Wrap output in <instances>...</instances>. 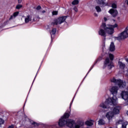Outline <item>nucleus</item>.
Returning <instances> with one entry per match:
<instances>
[{"label": "nucleus", "mask_w": 128, "mask_h": 128, "mask_svg": "<svg viewBox=\"0 0 128 128\" xmlns=\"http://www.w3.org/2000/svg\"><path fill=\"white\" fill-rule=\"evenodd\" d=\"M40 8H42V7H40V6H38L36 8L37 10H40Z\"/></svg>", "instance_id": "nucleus-26"}, {"label": "nucleus", "mask_w": 128, "mask_h": 128, "mask_svg": "<svg viewBox=\"0 0 128 128\" xmlns=\"http://www.w3.org/2000/svg\"><path fill=\"white\" fill-rule=\"evenodd\" d=\"M118 66L120 68H121V70H124V68H126V64L122 63V62L120 61H118Z\"/></svg>", "instance_id": "nucleus-12"}, {"label": "nucleus", "mask_w": 128, "mask_h": 128, "mask_svg": "<svg viewBox=\"0 0 128 128\" xmlns=\"http://www.w3.org/2000/svg\"><path fill=\"white\" fill-rule=\"evenodd\" d=\"M108 12L111 14L112 16H114V18L116 16H118V10H116L114 9H110Z\"/></svg>", "instance_id": "nucleus-9"}, {"label": "nucleus", "mask_w": 128, "mask_h": 128, "mask_svg": "<svg viewBox=\"0 0 128 128\" xmlns=\"http://www.w3.org/2000/svg\"><path fill=\"white\" fill-rule=\"evenodd\" d=\"M96 10L97 12H102V9L100 8V6H96Z\"/></svg>", "instance_id": "nucleus-18"}, {"label": "nucleus", "mask_w": 128, "mask_h": 128, "mask_svg": "<svg viewBox=\"0 0 128 128\" xmlns=\"http://www.w3.org/2000/svg\"><path fill=\"white\" fill-rule=\"evenodd\" d=\"M94 16H98V14L96 13L94 14Z\"/></svg>", "instance_id": "nucleus-33"}, {"label": "nucleus", "mask_w": 128, "mask_h": 128, "mask_svg": "<svg viewBox=\"0 0 128 128\" xmlns=\"http://www.w3.org/2000/svg\"><path fill=\"white\" fill-rule=\"evenodd\" d=\"M32 124L34 126H38V124L37 123L33 122Z\"/></svg>", "instance_id": "nucleus-28"}, {"label": "nucleus", "mask_w": 128, "mask_h": 128, "mask_svg": "<svg viewBox=\"0 0 128 128\" xmlns=\"http://www.w3.org/2000/svg\"><path fill=\"white\" fill-rule=\"evenodd\" d=\"M58 11H53L52 12V16H56V15H58Z\"/></svg>", "instance_id": "nucleus-23"}, {"label": "nucleus", "mask_w": 128, "mask_h": 128, "mask_svg": "<svg viewBox=\"0 0 128 128\" xmlns=\"http://www.w3.org/2000/svg\"><path fill=\"white\" fill-rule=\"evenodd\" d=\"M106 124V122H104V120L102 119H100L98 122V124L99 126H102V124Z\"/></svg>", "instance_id": "nucleus-16"}, {"label": "nucleus", "mask_w": 128, "mask_h": 128, "mask_svg": "<svg viewBox=\"0 0 128 128\" xmlns=\"http://www.w3.org/2000/svg\"><path fill=\"white\" fill-rule=\"evenodd\" d=\"M50 128H56V126H52L50 127Z\"/></svg>", "instance_id": "nucleus-32"}, {"label": "nucleus", "mask_w": 128, "mask_h": 128, "mask_svg": "<svg viewBox=\"0 0 128 128\" xmlns=\"http://www.w3.org/2000/svg\"><path fill=\"white\" fill-rule=\"evenodd\" d=\"M42 14H44V12H46V10H44L43 11H42Z\"/></svg>", "instance_id": "nucleus-34"}, {"label": "nucleus", "mask_w": 128, "mask_h": 128, "mask_svg": "<svg viewBox=\"0 0 128 128\" xmlns=\"http://www.w3.org/2000/svg\"><path fill=\"white\" fill-rule=\"evenodd\" d=\"M111 82H114L116 86H118V88H124L126 86V84L121 80H116L113 78L110 79Z\"/></svg>", "instance_id": "nucleus-5"}, {"label": "nucleus", "mask_w": 128, "mask_h": 128, "mask_svg": "<svg viewBox=\"0 0 128 128\" xmlns=\"http://www.w3.org/2000/svg\"><path fill=\"white\" fill-rule=\"evenodd\" d=\"M126 4L128 5V0H126Z\"/></svg>", "instance_id": "nucleus-35"}, {"label": "nucleus", "mask_w": 128, "mask_h": 128, "mask_svg": "<svg viewBox=\"0 0 128 128\" xmlns=\"http://www.w3.org/2000/svg\"><path fill=\"white\" fill-rule=\"evenodd\" d=\"M66 16H60L57 18L54 19L52 24L58 26L62 24L63 22H66Z\"/></svg>", "instance_id": "nucleus-4"}, {"label": "nucleus", "mask_w": 128, "mask_h": 128, "mask_svg": "<svg viewBox=\"0 0 128 128\" xmlns=\"http://www.w3.org/2000/svg\"><path fill=\"white\" fill-rule=\"evenodd\" d=\"M116 3H112V8H116Z\"/></svg>", "instance_id": "nucleus-21"}, {"label": "nucleus", "mask_w": 128, "mask_h": 128, "mask_svg": "<svg viewBox=\"0 0 128 128\" xmlns=\"http://www.w3.org/2000/svg\"><path fill=\"white\" fill-rule=\"evenodd\" d=\"M116 128H118V127H116Z\"/></svg>", "instance_id": "nucleus-37"}, {"label": "nucleus", "mask_w": 128, "mask_h": 128, "mask_svg": "<svg viewBox=\"0 0 128 128\" xmlns=\"http://www.w3.org/2000/svg\"><path fill=\"white\" fill-rule=\"evenodd\" d=\"M104 2H106V0H96V2L98 4H100V6H104V4H106V3H104Z\"/></svg>", "instance_id": "nucleus-13"}, {"label": "nucleus", "mask_w": 128, "mask_h": 128, "mask_svg": "<svg viewBox=\"0 0 128 128\" xmlns=\"http://www.w3.org/2000/svg\"><path fill=\"white\" fill-rule=\"evenodd\" d=\"M56 28H52V32H50L51 35V40H52V34H56Z\"/></svg>", "instance_id": "nucleus-15"}, {"label": "nucleus", "mask_w": 128, "mask_h": 128, "mask_svg": "<svg viewBox=\"0 0 128 128\" xmlns=\"http://www.w3.org/2000/svg\"><path fill=\"white\" fill-rule=\"evenodd\" d=\"M118 124H122V128H126V126L128 124V122H124L123 120H120L116 122V126H118Z\"/></svg>", "instance_id": "nucleus-7"}, {"label": "nucleus", "mask_w": 128, "mask_h": 128, "mask_svg": "<svg viewBox=\"0 0 128 128\" xmlns=\"http://www.w3.org/2000/svg\"><path fill=\"white\" fill-rule=\"evenodd\" d=\"M72 4H73L74 6H76V4H78V0H74L72 3Z\"/></svg>", "instance_id": "nucleus-19"}, {"label": "nucleus", "mask_w": 128, "mask_h": 128, "mask_svg": "<svg viewBox=\"0 0 128 128\" xmlns=\"http://www.w3.org/2000/svg\"><path fill=\"white\" fill-rule=\"evenodd\" d=\"M118 28V24L114 25H106L104 23H102L98 31V34L102 36H104V40H106V32L108 34H112L114 32V28Z\"/></svg>", "instance_id": "nucleus-3"}, {"label": "nucleus", "mask_w": 128, "mask_h": 128, "mask_svg": "<svg viewBox=\"0 0 128 128\" xmlns=\"http://www.w3.org/2000/svg\"><path fill=\"white\" fill-rule=\"evenodd\" d=\"M14 128V125H11L9 126L8 128Z\"/></svg>", "instance_id": "nucleus-30"}, {"label": "nucleus", "mask_w": 128, "mask_h": 128, "mask_svg": "<svg viewBox=\"0 0 128 128\" xmlns=\"http://www.w3.org/2000/svg\"><path fill=\"white\" fill-rule=\"evenodd\" d=\"M118 104V98L116 96H114L111 98H108L106 100L104 103H101L99 106V112H104V110L102 108H108V112L106 113V116L109 120H112V118H114V116L116 114H120V106H116L114 108H110L109 106H116Z\"/></svg>", "instance_id": "nucleus-1"}, {"label": "nucleus", "mask_w": 128, "mask_h": 128, "mask_svg": "<svg viewBox=\"0 0 128 128\" xmlns=\"http://www.w3.org/2000/svg\"><path fill=\"white\" fill-rule=\"evenodd\" d=\"M69 116L70 114L66 112L59 120V126H64L66 124L70 128H82L84 126L83 122L76 123V121L72 119L68 120Z\"/></svg>", "instance_id": "nucleus-2"}, {"label": "nucleus", "mask_w": 128, "mask_h": 128, "mask_svg": "<svg viewBox=\"0 0 128 128\" xmlns=\"http://www.w3.org/2000/svg\"><path fill=\"white\" fill-rule=\"evenodd\" d=\"M20 14V12H16L13 14V15L11 16L10 18H9V20H14V18H16L18 16V14Z\"/></svg>", "instance_id": "nucleus-11"}, {"label": "nucleus", "mask_w": 128, "mask_h": 128, "mask_svg": "<svg viewBox=\"0 0 128 128\" xmlns=\"http://www.w3.org/2000/svg\"><path fill=\"white\" fill-rule=\"evenodd\" d=\"M85 124L86 126H92L94 124V123H92V121L89 120L86 121Z\"/></svg>", "instance_id": "nucleus-17"}, {"label": "nucleus", "mask_w": 128, "mask_h": 128, "mask_svg": "<svg viewBox=\"0 0 128 128\" xmlns=\"http://www.w3.org/2000/svg\"><path fill=\"white\" fill-rule=\"evenodd\" d=\"M118 87L116 86H114L110 88V92H112L113 96H114V94H118Z\"/></svg>", "instance_id": "nucleus-8"}, {"label": "nucleus", "mask_w": 128, "mask_h": 128, "mask_svg": "<svg viewBox=\"0 0 128 128\" xmlns=\"http://www.w3.org/2000/svg\"><path fill=\"white\" fill-rule=\"evenodd\" d=\"M104 20L105 22H106V20H108V19H106V18H104Z\"/></svg>", "instance_id": "nucleus-31"}, {"label": "nucleus", "mask_w": 128, "mask_h": 128, "mask_svg": "<svg viewBox=\"0 0 128 128\" xmlns=\"http://www.w3.org/2000/svg\"><path fill=\"white\" fill-rule=\"evenodd\" d=\"M24 22L25 24H28L30 22H32V16L30 15H28L27 16L24 17Z\"/></svg>", "instance_id": "nucleus-10"}, {"label": "nucleus", "mask_w": 128, "mask_h": 128, "mask_svg": "<svg viewBox=\"0 0 128 128\" xmlns=\"http://www.w3.org/2000/svg\"><path fill=\"white\" fill-rule=\"evenodd\" d=\"M100 60H102V57L99 58L97 60H96V61L95 62V64H96V63L98 62H99Z\"/></svg>", "instance_id": "nucleus-25"}, {"label": "nucleus", "mask_w": 128, "mask_h": 128, "mask_svg": "<svg viewBox=\"0 0 128 128\" xmlns=\"http://www.w3.org/2000/svg\"><path fill=\"white\" fill-rule=\"evenodd\" d=\"M110 52H114L116 50L114 44L112 42L110 44Z\"/></svg>", "instance_id": "nucleus-14"}, {"label": "nucleus", "mask_w": 128, "mask_h": 128, "mask_svg": "<svg viewBox=\"0 0 128 128\" xmlns=\"http://www.w3.org/2000/svg\"><path fill=\"white\" fill-rule=\"evenodd\" d=\"M109 56L110 60H114V55L112 54H109Z\"/></svg>", "instance_id": "nucleus-22"}, {"label": "nucleus", "mask_w": 128, "mask_h": 128, "mask_svg": "<svg viewBox=\"0 0 128 128\" xmlns=\"http://www.w3.org/2000/svg\"><path fill=\"white\" fill-rule=\"evenodd\" d=\"M22 0H18V4H22Z\"/></svg>", "instance_id": "nucleus-29"}, {"label": "nucleus", "mask_w": 128, "mask_h": 128, "mask_svg": "<svg viewBox=\"0 0 128 128\" xmlns=\"http://www.w3.org/2000/svg\"><path fill=\"white\" fill-rule=\"evenodd\" d=\"M4 122V121L0 118V124H3Z\"/></svg>", "instance_id": "nucleus-24"}, {"label": "nucleus", "mask_w": 128, "mask_h": 128, "mask_svg": "<svg viewBox=\"0 0 128 128\" xmlns=\"http://www.w3.org/2000/svg\"><path fill=\"white\" fill-rule=\"evenodd\" d=\"M108 66V68L110 70L112 68H114V65L112 64V62L110 60V58H108L106 59V60L104 62V66Z\"/></svg>", "instance_id": "nucleus-6"}, {"label": "nucleus", "mask_w": 128, "mask_h": 128, "mask_svg": "<svg viewBox=\"0 0 128 128\" xmlns=\"http://www.w3.org/2000/svg\"><path fill=\"white\" fill-rule=\"evenodd\" d=\"M70 106H72V103H70Z\"/></svg>", "instance_id": "nucleus-36"}, {"label": "nucleus", "mask_w": 128, "mask_h": 128, "mask_svg": "<svg viewBox=\"0 0 128 128\" xmlns=\"http://www.w3.org/2000/svg\"><path fill=\"white\" fill-rule=\"evenodd\" d=\"M74 11L76 12H78V8H77L76 7H74Z\"/></svg>", "instance_id": "nucleus-27"}, {"label": "nucleus", "mask_w": 128, "mask_h": 128, "mask_svg": "<svg viewBox=\"0 0 128 128\" xmlns=\"http://www.w3.org/2000/svg\"><path fill=\"white\" fill-rule=\"evenodd\" d=\"M22 8V4H18L16 6V10H20V8Z\"/></svg>", "instance_id": "nucleus-20"}]
</instances>
